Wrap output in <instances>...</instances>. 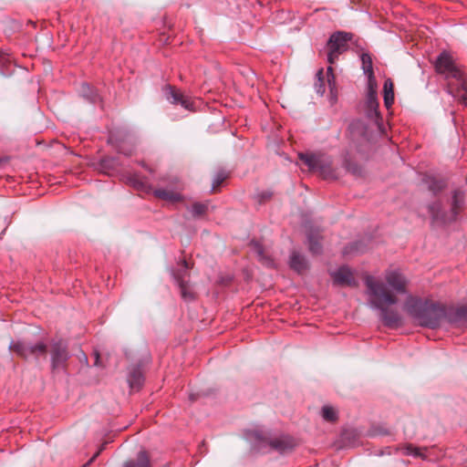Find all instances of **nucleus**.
Masks as SVG:
<instances>
[{"label":"nucleus","mask_w":467,"mask_h":467,"mask_svg":"<svg viewBox=\"0 0 467 467\" xmlns=\"http://www.w3.org/2000/svg\"><path fill=\"white\" fill-rule=\"evenodd\" d=\"M368 305L379 311L381 321L389 327L402 324V318L396 308L398 295L405 294L409 280L400 269L389 268L381 275H366L364 276Z\"/></svg>","instance_id":"obj_1"},{"label":"nucleus","mask_w":467,"mask_h":467,"mask_svg":"<svg viewBox=\"0 0 467 467\" xmlns=\"http://www.w3.org/2000/svg\"><path fill=\"white\" fill-rule=\"evenodd\" d=\"M404 310L418 325L431 328L438 327L445 315V309L440 303L411 296L407 298Z\"/></svg>","instance_id":"obj_2"},{"label":"nucleus","mask_w":467,"mask_h":467,"mask_svg":"<svg viewBox=\"0 0 467 467\" xmlns=\"http://www.w3.org/2000/svg\"><path fill=\"white\" fill-rule=\"evenodd\" d=\"M299 158L312 171H318L324 178H334L331 161L323 154L300 153Z\"/></svg>","instance_id":"obj_3"},{"label":"nucleus","mask_w":467,"mask_h":467,"mask_svg":"<svg viewBox=\"0 0 467 467\" xmlns=\"http://www.w3.org/2000/svg\"><path fill=\"white\" fill-rule=\"evenodd\" d=\"M435 67L438 73L444 75L447 78H454L458 80L464 77L462 68L447 52H442L438 57Z\"/></svg>","instance_id":"obj_4"},{"label":"nucleus","mask_w":467,"mask_h":467,"mask_svg":"<svg viewBox=\"0 0 467 467\" xmlns=\"http://www.w3.org/2000/svg\"><path fill=\"white\" fill-rule=\"evenodd\" d=\"M349 40L350 35L343 32H337L330 36L327 44L329 48L327 60L330 64L335 62L339 54L348 49Z\"/></svg>","instance_id":"obj_5"},{"label":"nucleus","mask_w":467,"mask_h":467,"mask_svg":"<svg viewBox=\"0 0 467 467\" xmlns=\"http://www.w3.org/2000/svg\"><path fill=\"white\" fill-rule=\"evenodd\" d=\"M376 88L377 84L368 83V94L364 105V110L369 119L379 123V111Z\"/></svg>","instance_id":"obj_6"},{"label":"nucleus","mask_w":467,"mask_h":467,"mask_svg":"<svg viewBox=\"0 0 467 467\" xmlns=\"http://www.w3.org/2000/svg\"><path fill=\"white\" fill-rule=\"evenodd\" d=\"M51 347L52 368L58 369L63 368L69 357L67 345L62 340H58L52 342Z\"/></svg>","instance_id":"obj_7"},{"label":"nucleus","mask_w":467,"mask_h":467,"mask_svg":"<svg viewBox=\"0 0 467 467\" xmlns=\"http://www.w3.org/2000/svg\"><path fill=\"white\" fill-rule=\"evenodd\" d=\"M334 282L340 285L355 286L357 281L350 268L341 266L337 270L331 273Z\"/></svg>","instance_id":"obj_8"},{"label":"nucleus","mask_w":467,"mask_h":467,"mask_svg":"<svg viewBox=\"0 0 467 467\" xmlns=\"http://www.w3.org/2000/svg\"><path fill=\"white\" fill-rule=\"evenodd\" d=\"M169 96L168 99L173 103V104H180L182 107H183L186 109L192 110V102L188 98L185 97L183 94H182L180 91L175 90L169 87Z\"/></svg>","instance_id":"obj_9"},{"label":"nucleus","mask_w":467,"mask_h":467,"mask_svg":"<svg viewBox=\"0 0 467 467\" xmlns=\"http://www.w3.org/2000/svg\"><path fill=\"white\" fill-rule=\"evenodd\" d=\"M457 81L459 82V87L453 88L452 85L449 84L448 91L467 107V88L465 78L462 77V79H458Z\"/></svg>","instance_id":"obj_10"},{"label":"nucleus","mask_w":467,"mask_h":467,"mask_svg":"<svg viewBox=\"0 0 467 467\" xmlns=\"http://www.w3.org/2000/svg\"><path fill=\"white\" fill-rule=\"evenodd\" d=\"M464 204V193L460 190L453 192L451 202V215L449 220H454L456 215L462 211Z\"/></svg>","instance_id":"obj_11"},{"label":"nucleus","mask_w":467,"mask_h":467,"mask_svg":"<svg viewBox=\"0 0 467 467\" xmlns=\"http://www.w3.org/2000/svg\"><path fill=\"white\" fill-rule=\"evenodd\" d=\"M154 195L161 200L176 202L182 199L180 191L166 190V189H156Z\"/></svg>","instance_id":"obj_12"},{"label":"nucleus","mask_w":467,"mask_h":467,"mask_svg":"<svg viewBox=\"0 0 467 467\" xmlns=\"http://www.w3.org/2000/svg\"><path fill=\"white\" fill-rule=\"evenodd\" d=\"M30 347L31 346L26 345L23 341H12L9 345V348L12 352L25 358L30 357Z\"/></svg>","instance_id":"obj_13"},{"label":"nucleus","mask_w":467,"mask_h":467,"mask_svg":"<svg viewBox=\"0 0 467 467\" xmlns=\"http://www.w3.org/2000/svg\"><path fill=\"white\" fill-rule=\"evenodd\" d=\"M361 62L363 71L368 76V83L376 84L370 56L368 54L363 53L361 55Z\"/></svg>","instance_id":"obj_14"},{"label":"nucleus","mask_w":467,"mask_h":467,"mask_svg":"<svg viewBox=\"0 0 467 467\" xmlns=\"http://www.w3.org/2000/svg\"><path fill=\"white\" fill-rule=\"evenodd\" d=\"M290 266L295 271H296L298 273H302L303 271H305L306 269L307 263L304 256H302L298 253L294 252V253H292V254L290 256Z\"/></svg>","instance_id":"obj_15"},{"label":"nucleus","mask_w":467,"mask_h":467,"mask_svg":"<svg viewBox=\"0 0 467 467\" xmlns=\"http://www.w3.org/2000/svg\"><path fill=\"white\" fill-rule=\"evenodd\" d=\"M383 93L384 104L389 109L394 101L393 83L390 79L385 80Z\"/></svg>","instance_id":"obj_16"},{"label":"nucleus","mask_w":467,"mask_h":467,"mask_svg":"<svg viewBox=\"0 0 467 467\" xmlns=\"http://www.w3.org/2000/svg\"><path fill=\"white\" fill-rule=\"evenodd\" d=\"M400 450H401L402 453L405 455H411L413 457L422 458V459L428 458V455L426 454V452L428 451L427 449H424L422 451L421 449H420L418 447H415L411 444H408V445L403 446Z\"/></svg>","instance_id":"obj_17"},{"label":"nucleus","mask_w":467,"mask_h":467,"mask_svg":"<svg viewBox=\"0 0 467 467\" xmlns=\"http://www.w3.org/2000/svg\"><path fill=\"white\" fill-rule=\"evenodd\" d=\"M128 382L130 387L134 389H139L143 383V376L140 369H134L128 378Z\"/></svg>","instance_id":"obj_18"},{"label":"nucleus","mask_w":467,"mask_h":467,"mask_svg":"<svg viewBox=\"0 0 467 467\" xmlns=\"http://www.w3.org/2000/svg\"><path fill=\"white\" fill-rule=\"evenodd\" d=\"M123 467H150V460L145 451H140L138 454L137 463L131 462H126Z\"/></svg>","instance_id":"obj_19"},{"label":"nucleus","mask_w":467,"mask_h":467,"mask_svg":"<svg viewBox=\"0 0 467 467\" xmlns=\"http://www.w3.org/2000/svg\"><path fill=\"white\" fill-rule=\"evenodd\" d=\"M30 357H38L40 355H45L47 352V345L44 342H38L30 347Z\"/></svg>","instance_id":"obj_20"},{"label":"nucleus","mask_w":467,"mask_h":467,"mask_svg":"<svg viewBox=\"0 0 467 467\" xmlns=\"http://www.w3.org/2000/svg\"><path fill=\"white\" fill-rule=\"evenodd\" d=\"M322 417L328 421H334L337 419V411L331 406H324L322 408Z\"/></svg>","instance_id":"obj_21"},{"label":"nucleus","mask_w":467,"mask_h":467,"mask_svg":"<svg viewBox=\"0 0 467 467\" xmlns=\"http://www.w3.org/2000/svg\"><path fill=\"white\" fill-rule=\"evenodd\" d=\"M309 250L313 254H319L321 251V245L318 242V237L313 234L308 235Z\"/></svg>","instance_id":"obj_22"},{"label":"nucleus","mask_w":467,"mask_h":467,"mask_svg":"<svg viewBox=\"0 0 467 467\" xmlns=\"http://www.w3.org/2000/svg\"><path fill=\"white\" fill-rule=\"evenodd\" d=\"M327 73H328L327 82H328V85H329V88H330V91H331V100H332V102H335L337 100V94L335 92V81H334V76L332 74V67H329L327 68Z\"/></svg>","instance_id":"obj_23"},{"label":"nucleus","mask_w":467,"mask_h":467,"mask_svg":"<svg viewBox=\"0 0 467 467\" xmlns=\"http://www.w3.org/2000/svg\"><path fill=\"white\" fill-rule=\"evenodd\" d=\"M176 278L178 280V285L181 288L182 297L185 299H192L193 294L191 291H188L186 283H184V281L181 280L179 277Z\"/></svg>","instance_id":"obj_24"},{"label":"nucleus","mask_w":467,"mask_h":467,"mask_svg":"<svg viewBox=\"0 0 467 467\" xmlns=\"http://www.w3.org/2000/svg\"><path fill=\"white\" fill-rule=\"evenodd\" d=\"M322 75H323V70L321 69L317 74V81L315 84V88H316L317 93H318L321 96L325 93V85H324V81L322 78Z\"/></svg>","instance_id":"obj_25"},{"label":"nucleus","mask_w":467,"mask_h":467,"mask_svg":"<svg viewBox=\"0 0 467 467\" xmlns=\"http://www.w3.org/2000/svg\"><path fill=\"white\" fill-rule=\"evenodd\" d=\"M206 210V205L202 203H194L192 207V213L193 215H201Z\"/></svg>","instance_id":"obj_26"},{"label":"nucleus","mask_w":467,"mask_h":467,"mask_svg":"<svg viewBox=\"0 0 467 467\" xmlns=\"http://www.w3.org/2000/svg\"><path fill=\"white\" fill-rule=\"evenodd\" d=\"M224 180V176L222 175V174H218L214 181H213V191H214L220 184L221 182Z\"/></svg>","instance_id":"obj_27"},{"label":"nucleus","mask_w":467,"mask_h":467,"mask_svg":"<svg viewBox=\"0 0 467 467\" xmlns=\"http://www.w3.org/2000/svg\"><path fill=\"white\" fill-rule=\"evenodd\" d=\"M89 99L92 102H96V100L99 99V95L95 92H91Z\"/></svg>","instance_id":"obj_28"},{"label":"nucleus","mask_w":467,"mask_h":467,"mask_svg":"<svg viewBox=\"0 0 467 467\" xmlns=\"http://www.w3.org/2000/svg\"><path fill=\"white\" fill-rule=\"evenodd\" d=\"M85 89H90L89 86L88 85H83V92H85Z\"/></svg>","instance_id":"obj_29"},{"label":"nucleus","mask_w":467,"mask_h":467,"mask_svg":"<svg viewBox=\"0 0 467 467\" xmlns=\"http://www.w3.org/2000/svg\"><path fill=\"white\" fill-rule=\"evenodd\" d=\"M99 451H98L96 454H94V456L90 459L89 462H92L98 455H99Z\"/></svg>","instance_id":"obj_30"},{"label":"nucleus","mask_w":467,"mask_h":467,"mask_svg":"<svg viewBox=\"0 0 467 467\" xmlns=\"http://www.w3.org/2000/svg\"><path fill=\"white\" fill-rule=\"evenodd\" d=\"M183 265H184V267H185V268H187V267H188V266H187V262H185V261H184V262H183Z\"/></svg>","instance_id":"obj_31"}]
</instances>
